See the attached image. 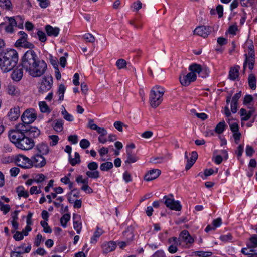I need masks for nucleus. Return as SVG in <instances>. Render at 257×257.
Returning a JSON list of instances; mask_svg holds the SVG:
<instances>
[{"label": "nucleus", "mask_w": 257, "mask_h": 257, "mask_svg": "<svg viewBox=\"0 0 257 257\" xmlns=\"http://www.w3.org/2000/svg\"><path fill=\"white\" fill-rule=\"evenodd\" d=\"M18 61V54L13 49L8 50L0 56V69L4 73L10 71Z\"/></svg>", "instance_id": "2"}, {"label": "nucleus", "mask_w": 257, "mask_h": 257, "mask_svg": "<svg viewBox=\"0 0 257 257\" xmlns=\"http://www.w3.org/2000/svg\"><path fill=\"white\" fill-rule=\"evenodd\" d=\"M127 159L125 163L131 164L135 163L138 160V157L135 154H132L130 150L126 151Z\"/></svg>", "instance_id": "34"}, {"label": "nucleus", "mask_w": 257, "mask_h": 257, "mask_svg": "<svg viewBox=\"0 0 257 257\" xmlns=\"http://www.w3.org/2000/svg\"><path fill=\"white\" fill-rule=\"evenodd\" d=\"M23 76V71L21 68H16L11 74V78L13 80L18 82L21 80Z\"/></svg>", "instance_id": "23"}, {"label": "nucleus", "mask_w": 257, "mask_h": 257, "mask_svg": "<svg viewBox=\"0 0 257 257\" xmlns=\"http://www.w3.org/2000/svg\"><path fill=\"white\" fill-rule=\"evenodd\" d=\"M244 50L245 52V61L243 64L244 69L248 67L250 70L253 68L254 59V46L251 42H247L244 45Z\"/></svg>", "instance_id": "4"}, {"label": "nucleus", "mask_w": 257, "mask_h": 257, "mask_svg": "<svg viewBox=\"0 0 257 257\" xmlns=\"http://www.w3.org/2000/svg\"><path fill=\"white\" fill-rule=\"evenodd\" d=\"M198 157L197 153L196 152H192L191 153V157L188 159L187 164L186 165V169H189L194 164Z\"/></svg>", "instance_id": "30"}, {"label": "nucleus", "mask_w": 257, "mask_h": 257, "mask_svg": "<svg viewBox=\"0 0 257 257\" xmlns=\"http://www.w3.org/2000/svg\"><path fill=\"white\" fill-rule=\"evenodd\" d=\"M32 167L34 166L37 168L43 167L46 164V160L42 155H36L31 160Z\"/></svg>", "instance_id": "18"}, {"label": "nucleus", "mask_w": 257, "mask_h": 257, "mask_svg": "<svg viewBox=\"0 0 257 257\" xmlns=\"http://www.w3.org/2000/svg\"><path fill=\"white\" fill-rule=\"evenodd\" d=\"M212 255V253L209 251H197L193 252L194 256L197 257H210Z\"/></svg>", "instance_id": "36"}, {"label": "nucleus", "mask_w": 257, "mask_h": 257, "mask_svg": "<svg viewBox=\"0 0 257 257\" xmlns=\"http://www.w3.org/2000/svg\"><path fill=\"white\" fill-rule=\"evenodd\" d=\"M9 25L15 27L17 26L19 29H23L24 19L21 16H17L16 19L10 17L8 18Z\"/></svg>", "instance_id": "19"}, {"label": "nucleus", "mask_w": 257, "mask_h": 257, "mask_svg": "<svg viewBox=\"0 0 257 257\" xmlns=\"http://www.w3.org/2000/svg\"><path fill=\"white\" fill-rule=\"evenodd\" d=\"M170 245L168 247V251L170 253H175L178 251V246H181V242L176 237H171L168 239Z\"/></svg>", "instance_id": "16"}, {"label": "nucleus", "mask_w": 257, "mask_h": 257, "mask_svg": "<svg viewBox=\"0 0 257 257\" xmlns=\"http://www.w3.org/2000/svg\"><path fill=\"white\" fill-rule=\"evenodd\" d=\"M34 146V142L33 140L25 136L16 145V147L23 150L31 149Z\"/></svg>", "instance_id": "12"}, {"label": "nucleus", "mask_w": 257, "mask_h": 257, "mask_svg": "<svg viewBox=\"0 0 257 257\" xmlns=\"http://www.w3.org/2000/svg\"><path fill=\"white\" fill-rule=\"evenodd\" d=\"M18 34L19 38L15 42L16 47L29 48L30 49V50L34 48V44L28 41V35L25 32L19 31Z\"/></svg>", "instance_id": "6"}, {"label": "nucleus", "mask_w": 257, "mask_h": 257, "mask_svg": "<svg viewBox=\"0 0 257 257\" xmlns=\"http://www.w3.org/2000/svg\"><path fill=\"white\" fill-rule=\"evenodd\" d=\"M241 252L245 254H257V235L252 236L246 243V247L242 248Z\"/></svg>", "instance_id": "5"}, {"label": "nucleus", "mask_w": 257, "mask_h": 257, "mask_svg": "<svg viewBox=\"0 0 257 257\" xmlns=\"http://www.w3.org/2000/svg\"><path fill=\"white\" fill-rule=\"evenodd\" d=\"M21 65L26 72L33 77L41 76L47 68L46 62L40 60L32 50H29L25 53L22 58Z\"/></svg>", "instance_id": "1"}, {"label": "nucleus", "mask_w": 257, "mask_h": 257, "mask_svg": "<svg viewBox=\"0 0 257 257\" xmlns=\"http://www.w3.org/2000/svg\"><path fill=\"white\" fill-rule=\"evenodd\" d=\"M164 203L166 206L171 210L180 211L182 206L179 201H176L173 196H165L164 197Z\"/></svg>", "instance_id": "13"}, {"label": "nucleus", "mask_w": 257, "mask_h": 257, "mask_svg": "<svg viewBox=\"0 0 257 257\" xmlns=\"http://www.w3.org/2000/svg\"><path fill=\"white\" fill-rule=\"evenodd\" d=\"M71 174L68 173L66 176L61 178L60 181L62 183L64 184H68L70 188L72 187V183L71 182L70 180V177L71 176Z\"/></svg>", "instance_id": "48"}, {"label": "nucleus", "mask_w": 257, "mask_h": 257, "mask_svg": "<svg viewBox=\"0 0 257 257\" xmlns=\"http://www.w3.org/2000/svg\"><path fill=\"white\" fill-rule=\"evenodd\" d=\"M40 224L43 228V231L46 233H51L52 232V230L51 227L48 225L47 221H41Z\"/></svg>", "instance_id": "47"}, {"label": "nucleus", "mask_w": 257, "mask_h": 257, "mask_svg": "<svg viewBox=\"0 0 257 257\" xmlns=\"http://www.w3.org/2000/svg\"><path fill=\"white\" fill-rule=\"evenodd\" d=\"M225 123L224 121L220 122L216 126L215 131L217 134H221L225 130Z\"/></svg>", "instance_id": "49"}, {"label": "nucleus", "mask_w": 257, "mask_h": 257, "mask_svg": "<svg viewBox=\"0 0 257 257\" xmlns=\"http://www.w3.org/2000/svg\"><path fill=\"white\" fill-rule=\"evenodd\" d=\"M103 233V230L97 227L96 230L94 232L93 235L91 238L90 243H95L97 242L98 239L101 236V235Z\"/></svg>", "instance_id": "32"}, {"label": "nucleus", "mask_w": 257, "mask_h": 257, "mask_svg": "<svg viewBox=\"0 0 257 257\" xmlns=\"http://www.w3.org/2000/svg\"><path fill=\"white\" fill-rule=\"evenodd\" d=\"M24 135V133L17 127L10 130L9 133L10 140L12 143L14 144L15 146L19 141L23 138Z\"/></svg>", "instance_id": "14"}, {"label": "nucleus", "mask_w": 257, "mask_h": 257, "mask_svg": "<svg viewBox=\"0 0 257 257\" xmlns=\"http://www.w3.org/2000/svg\"><path fill=\"white\" fill-rule=\"evenodd\" d=\"M116 65L118 69H123L126 67V62L122 59H118L116 62Z\"/></svg>", "instance_id": "59"}, {"label": "nucleus", "mask_w": 257, "mask_h": 257, "mask_svg": "<svg viewBox=\"0 0 257 257\" xmlns=\"http://www.w3.org/2000/svg\"><path fill=\"white\" fill-rule=\"evenodd\" d=\"M165 90L163 87L155 86L151 90L149 97L150 105L153 108L159 106L163 100Z\"/></svg>", "instance_id": "3"}, {"label": "nucleus", "mask_w": 257, "mask_h": 257, "mask_svg": "<svg viewBox=\"0 0 257 257\" xmlns=\"http://www.w3.org/2000/svg\"><path fill=\"white\" fill-rule=\"evenodd\" d=\"M37 151L42 155H46L48 153L49 149L48 145L44 143H41L36 146Z\"/></svg>", "instance_id": "28"}, {"label": "nucleus", "mask_w": 257, "mask_h": 257, "mask_svg": "<svg viewBox=\"0 0 257 257\" xmlns=\"http://www.w3.org/2000/svg\"><path fill=\"white\" fill-rule=\"evenodd\" d=\"M102 247L104 252L108 253L113 251L116 248V244L114 242L110 241L103 243Z\"/></svg>", "instance_id": "27"}, {"label": "nucleus", "mask_w": 257, "mask_h": 257, "mask_svg": "<svg viewBox=\"0 0 257 257\" xmlns=\"http://www.w3.org/2000/svg\"><path fill=\"white\" fill-rule=\"evenodd\" d=\"M34 178L35 182L39 183L45 181L46 179V177L43 174L40 173L35 175Z\"/></svg>", "instance_id": "50"}, {"label": "nucleus", "mask_w": 257, "mask_h": 257, "mask_svg": "<svg viewBox=\"0 0 257 257\" xmlns=\"http://www.w3.org/2000/svg\"><path fill=\"white\" fill-rule=\"evenodd\" d=\"M86 174L88 177L91 178L97 179L99 177V173L96 170L87 171Z\"/></svg>", "instance_id": "54"}, {"label": "nucleus", "mask_w": 257, "mask_h": 257, "mask_svg": "<svg viewBox=\"0 0 257 257\" xmlns=\"http://www.w3.org/2000/svg\"><path fill=\"white\" fill-rule=\"evenodd\" d=\"M252 112L253 110L247 111L244 108H241L239 111L241 121H247L249 119L252 114Z\"/></svg>", "instance_id": "29"}, {"label": "nucleus", "mask_w": 257, "mask_h": 257, "mask_svg": "<svg viewBox=\"0 0 257 257\" xmlns=\"http://www.w3.org/2000/svg\"><path fill=\"white\" fill-rule=\"evenodd\" d=\"M84 39L88 42L93 43L95 41V37L94 36L90 33L85 34L83 36Z\"/></svg>", "instance_id": "60"}, {"label": "nucleus", "mask_w": 257, "mask_h": 257, "mask_svg": "<svg viewBox=\"0 0 257 257\" xmlns=\"http://www.w3.org/2000/svg\"><path fill=\"white\" fill-rule=\"evenodd\" d=\"M142 7V4L140 1H137L134 2L131 8L134 11H137L140 10Z\"/></svg>", "instance_id": "64"}, {"label": "nucleus", "mask_w": 257, "mask_h": 257, "mask_svg": "<svg viewBox=\"0 0 257 257\" xmlns=\"http://www.w3.org/2000/svg\"><path fill=\"white\" fill-rule=\"evenodd\" d=\"M14 159L15 156H4L1 159V162L5 164H9L12 162H14Z\"/></svg>", "instance_id": "40"}, {"label": "nucleus", "mask_w": 257, "mask_h": 257, "mask_svg": "<svg viewBox=\"0 0 257 257\" xmlns=\"http://www.w3.org/2000/svg\"><path fill=\"white\" fill-rule=\"evenodd\" d=\"M40 111L43 113L50 112V109L45 101H41L39 103Z\"/></svg>", "instance_id": "46"}, {"label": "nucleus", "mask_w": 257, "mask_h": 257, "mask_svg": "<svg viewBox=\"0 0 257 257\" xmlns=\"http://www.w3.org/2000/svg\"><path fill=\"white\" fill-rule=\"evenodd\" d=\"M113 167V164L111 162H106L101 164L100 169L103 171H108Z\"/></svg>", "instance_id": "45"}, {"label": "nucleus", "mask_w": 257, "mask_h": 257, "mask_svg": "<svg viewBox=\"0 0 257 257\" xmlns=\"http://www.w3.org/2000/svg\"><path fill=\"white\" fill-rule=\"evenodd\" d=\"M189 69L190 72L187 74H182L180 76V82L183 86L189 85L191 82L195 81L197 78V75L194 71H192L191 69V65L189 66Z\"/></svg>", "instance_id": "10"}, {"label": "nucleus", "mask_w": 257, "mask_h": 257, "mask_svg": "<svg viewBox=\"0 0 257 257\" xmlns=\"http://www.w3.org/2000/svg\"><path fill=\"white\" fill-rule=\"evenodd\" d=\"M14 163L18 166L25 169L32 167L31 160L25 155L18 154L15 156Z\"/></svg>", "instance_id": "9"}, {"label": "nucleus", "mask_w": 257, "mask_h": 257, "mask_svg": "<svg viewBox=\"0 0 257 257\" xmlns=\"http://www.w3.org/2000/svg\"><path fill=\"white\" fill-rule=\"evenodd\" d=\"M0 7L7 10H11L12 9L11 0H0Z\"/></svg>", "instance_id": "38"}, {"label": "nucleus", "mask_w": 257, "mask_h": 257, "mask_svg": "<svg viewBox=\"0 0 257 257\" xmlns=\"http://www.w3.org/2000/svg\"><path fill=\"white\" fill-rule=\"evenodd\" d=\"M29 133L31 137H37L40 135V131L37 127H31L29 130Z\"/></svg>", "instance_id": "51"}, {"label": "nucleus", "mask_w": 257, "mask_h": 257, "mask_svg": "<svg viewBox=\"0 0 257 257\" xmlns=\"http://www.w3.org/2000/svg\"><path fill=\"white\" fill-rule=\"evenodd\" d=\"M71 216L70 214L66 213L64 214L60 218V223L63 228L67 227V223L70 221Z\"/></svg>", "instance_id": "39"}, {"label": "nucleus", "mask_w": 257, "mask_h": 257, "mask_svg": "<svg viewBox=\"0 0 257 257\" xmlns=\"http://www.w3.org/2000/svg\"><path fill=\"white\" fill-rule=\"evenodd\" d=\"M161 174V171L159 169H152L148 171L144 177V179L146 181H151L158 178Z\"/></svg>", "instance_id": "20"}, {"label": "nucleus", "mask_w": 257, "mask_h": 257, "mask_svg": "<svg viewBox=\"0 0 257 257\" xmlns=\"http://www.w3.org/2000/svg\"><path fill=\"white\" fill-rule=\"evenodd\" d=\"M227 121L228 122L232 132L239 131L238 124L236 122L233 121V119H231V118L227 119Z\"/></svg>", "instance_id": "41"}, {"label": "nucleus", "mask_w": 257, "mask_h": 257, "mask_svg": "<svg viewBox=\"0 0 257 257\" xmlns=\"http://www.w3.org/2000/svg\"><path fill=\"white\" fill-rule=\"evenodd\" d=\"M45 31L49 36L56 37L60 33V29L58 27H53L48 25L45 26Z\"/></svg>", "instance_id": "24"}, {"label": "nucleus", "mask_w": 257, "mask_h": 257, "mask_svg": "<svg viewBox=\"0 0 257 257\" xmlns=\"http://www.w3.org/2000/svg\"><path fill=\"white\" fill-rule=\"evenodd\" d=\"M37 35L38 36L39 40L42 42H45L46 40V36L44 32L42 31L39 30L37 32Z\"/></svg>", "instance_id": "62"}, {"label": "nucleus", "mask_w": 257, "mask_h": 257, "mask_svg": "<svg viewBox=\"0 0 257 257\" xmlns=\"http://www.w3.org/2000/svg\"><path fill=\"white\" fill-rule=\"evenodd\" d=\"M248 84L251 89L254 90L256 88V78L255 76L252 74L249 75Z\"/></svg>", "instance_id": "43"}, {"label": "nucleus", "mask_w": 257, "mask_h": 257, "mask_svg": "<svg viewBox=\"0 0 257 257\" xmlns=\"http://www.w3.org/2000/svg\"><path fill=\"white\" fill-rule=\"evenodd\" d=\"M7 93L15 97H18L20 95L21 91L20 89L13 84H9L6 87Z\"/></svg>", "instance_id": "17"}, {"label": "nucleus", "mask_w": 257, "mask_h": 257, "mask_svg": "<svg viewBox=\"0 0 257 257\" xmlns=\"http://www.w3.org/2000/svg\"><path fill=\"white\" fill-rule=\"evenodd\" d=\"M20 114V109L18 107H15L10 109L8 116L9 119L12 121L17 120Z\"/></svg>", "instance_id": "26"}, {"label": "nucleus", "mask_w": 257, "mask_h": 257, "mask_svg": "<svg viewBox=\"0 0 257 257\" xmlns=\"http://www.w3.org/2000/svg\"><path fill=\"white\" fill-rule=\"evenodd\" d=\"M73 227L78 234H79L82 229L81 217L79 215L74 214L73 215Z\"/></svg>", "instance_id": "22"}, {"label": "nucleus", "mask_w": 257, "mask_h": 257, "mask_svg": "<svg viewBox=\"0 0 257 257\" xmlns=\"http://www.w3.org/2000/svg\"><path fill=\"white\" fill-rule=\"evenodd\" d=\"M37 113L34 109H28L23 113L21 119L25 124L33 122L37 118Z\"/></svg>", "instance_id": "11"}, {"label": "nucleus", "mask_w": 257, "mask_h": 257, "mask_svg": "<svg viewBox=\"0 0 257 257\" xmlns=\"http://www.w3.org/2000/svg\"><path fill=\"white\" fill-rule=\"evenodd\" d=\"M239 69L238 66L231 68L229 72V78L231 80H235L239 76Z\"/></svg>", "instance_id": "37"}, {"label": "nucleus", "mask_w": 257, "mask_h": 257, "mask_svg": "<svg viewBox=\"0 0 257 257\" xmlns=\"http://www.w3.org/2000/svg\"><path fill=\"white\" fill-rule=\"evenodd\" d=\"M53 83L52 76L47 75L42 78L39 83L38 91L40 93H44L51 89Z\"/></svg>", "instance_id": "8"}, {"label": "nucleus", "mask_w": 257, "mask_h": 257, "mask_svg": "<svg viewBox=\"0 0 257 257\" xmlns=\"http://www.w3.org/2000/svg\"><path fill=\"white\" fill-rule=\"evenodd\" d=\"M195 34L200 36L204 38L207 37L210 33L208 27L205 26H198L194 31Z\"/></svg>", "instance_id": "21"}, {"label": "nucleus", "mask_w": 257, "mask_h": 257, "mask_svg": "<svg viewBox=\"0 0 257 257\" xmlns=\"http://www.w3.org/2000/svg\"><path fill=\"white\" fill-rule=\"evenodd\" d=\"M80 197V192L77 189L72 190L68 195V201L70 203H72L75 198H78Z\"/></svg>", "instance_id": "35"}, {"label": "nucleus", "mask_w": 257, "mask_h": 257, "mask_svg": "<svg viewBox=\"0 0 257 257\" xmlns=\"http://www.w3.org/2000/svg\"><path fill=\"white\" fill-rule=\"evenodd\" d=\"M10 208L9 205L4 204L0 201V210L4 214H7L9 212Z\"/></svg>", "instance_id": "53"}, {"label": "nucleus", "mask_w": 257, "mask_h": 257, "mask_svg": "<svg viewBox=\"0 0 257 257\" xmlns=\"http://www.w3.org/2000/svg\"><path fill=\"white\" fill-rule=\"evenodd\" d=\"M238 31V26L236 24L230 25L228 30V32L232 35H235L236 32Z\"/></svg>", "instance_id": "52"}, {"label": "nucleus", "mask_w": 257, "mask_h": 257, "mask_svg": "<svg viewBox=\"0 0 257 257\" xmlns=\"http://www.w3.org/2000/svg\"><path fill=\"white\" fill-rule=\"evenodd\" d=\"M178 239L181 241L183 248H190L194 242V238L187 230H183L180 233Z\"/></svg>", "instance_id": "7"}, {"label": "nucleus", "mask_w": 257, "mask_h": 257, "mask_svg": "<svg viewBox=\"0 0 257 257\" xmlns=\"http://www.w3.org/2000/svg\"><path fill=\"white\" fill-rule=\"evenodd\" d=\"M63 125L62 120H57L54 124V128L57 132H61L63 128Z\"/></svg>", "instance_id": "61"}, {"label": "nucleus", "mask_w": 257, "mask_h": 257, "mask_svg": "<svg viewBox=\"0 0 257 257\" xmlns=\"http://www.w3.org/2000/svg\"><path fill=\"white\" fill-rule=\"evenodd\" d=\"M253 101V97L251 95H246L243 99V104L245 105H250Z\"/></svg>", "instance_id": "57"}, {"label": "nucleus", "mask_w": 257, "mask_h": 257, "mask_svg": "<svg viewBox=\"0 0 257 257\" xmlns=\"http://www.w3.org/2000/svg\"><path fill=\"white\" fill-rule=\"evenodd\" d=\"M222 224V219L221 218H218L213 221L212 225H208L206 227L205 231L208 232L211 230H214L217 228L219 227Z\"/></svg>", "instance_id": "25"}, {"label": "nucleus", "mask_w": 257, "mask_h": 257, "mask_svg": "<svg viewBox=\"0 0 257 257\" xmlns=\"http://www.w3.org/2000/svg\"><path fill=\"white\" fill-rule=\"evenodd\" d=\"M124 235H127L128 236L127 237L128 241L127 242L121 241L118 243V246L120 248H124L128 243V242L132 240L133 238V235L131 232L129 231H125L124 233Z\"/></svg>", "instance_id": "33"}, {"label": "nucleus", "mask_w": 257, "mask_h": 257, "mask_svg": "<svg viewBox=\"0 0 257 257\" xmlns=\"http://www.w3.org/2000/svg\"><path fill=\"white\" fill-rule=\"evenodd\" d=\"M191 112L201 120H204L207 118V115L205 113H197L195 110H191Z\"/></svg>", "instance_id": "63"}, {"label": "nucleus", "mask_w": 257, "mask_h": 257, "mask_svg": "<svg viewBox=\"0 0 257 257\" xmlns=\"http://www.w3.org/2000/svg\"><path fill=\"white\" fill-rule=\"evenodd\" d=\"M62 115L63 117V118L68 121H73L74 120L73 116L68 113V112L66 110L64 107L62 106V112H61Z\"/></svg>", "instance_id": "42"}, {"label": "nucleus", "mask_w": 257, "mask_h": 257, "mask_svg": "<svg viewBox=\"0 0 257 257\" xmlns=\"http://www.w3.org/2000/svg\"><path fill=\"white\" fill-rule=\"evenodd\" d=\"M49 139L50 141V145L51 146L56 145L58 142L59 137L57 135H50L49 136Z\"/></svg>", "instance_id": "56"}, {"label": "nucleus", "mask_w": 257, "mask_h": 257, "mask_svg": "<svg viewBox=\"0 0 257 257\" xmlns=\"http://www.w3.org/2000/svg\"><path fill=\"white\" fill-rule=\"evenodd\" d=\"M69 159V162L72 166H75L80 162V155L79 153L76 152L74 153V158H71V157H70Z\"/></svg>", "instance_id": "44"}, {"label": "nucleus", "mask_w": 257, "mask_h": 257, "mask_svg": "<svg viewBox=\"0 0 257 257\" xmlns=\"http://www.w3.org/2000/svg\"><path fill=\"white\" fill-rule=\"evenodd\" d=\"M55 193H52L51 194L47 195L46 197L48 199V203H51L52 201L51 199V197H52L53 198H55L57 197V194H62L63 192V189L61 187H58L56 188H53Z\"/></svg>", "instance_id": "31"}, {"label": "nucleus", "mask_w": 257, "mask_h": 257, "mask_svg": "<svg viewBox=\"0 0 257 257\" xmlns=\"http://www.w3.org/2000/svg\"><path fill=\"white\" fill-rule=\"evenodd\" d=\"M76 182L78 184H82L84 185L88 184V179L87 178H84L82 175H79L76 178Z\"/></svg>", "instance_id": "58"}, {"label": "nucleus", "mask_w": 257, "mask_h": 257, "mask_svg": "<svg viewBox=\"0 0 257 257\" xmlns=\"http://www.w3.org/2000/svg\"><path fill=\"white\" fill-rule=\"evenodd\" d=\"M191 69L192 71H194L196 75L198 74L202 78L206 77L210 73V71L206 67H202L201 65L197 64L191 65Z\"/></svg>", "instance_id": "15"}, {"label": "nucleus", "mask_w": 257, "mask_h": 257, "mask_svg": "<svg viewBox=\"0 0 257 257\" xmlns=\"http://www.w3.org/2000/svg\"><path fill=\"white\" fill-rule=\"evenodd\" d=\"M18 195L20 197L27 198L29 196V193L23 187H19L17 190Z\"/></svg>", "instance_id": "55"}]
</instances>
